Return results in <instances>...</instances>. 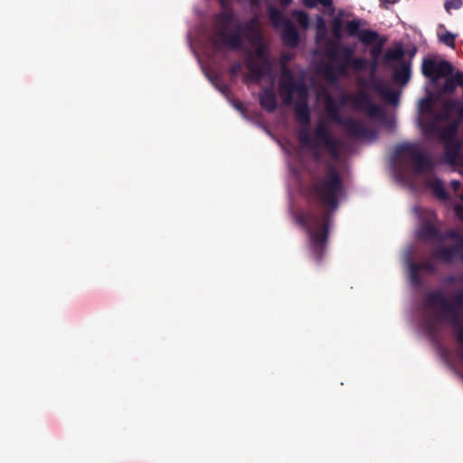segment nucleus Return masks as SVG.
<instances>
[{
  "label": "nucleus",
  "mask_w": 463,
  "mask_h": 463,
  "mask_svg": "<svg viewBox=\"0 0 463 463\" xmlns=\"http://www.w3.org/2000/svg\"><path fill=\"white\" fill-rule=\"evenodd\" d=\"M404 50L399 46L387 51L385 54L386 61H398L399 62L403 60Z\"/></svg>",
  "instance_id": "nucleus-23"
},
{
  "label": "nucleus",
  "mask_w": 463,
  "mask_h": 463,
  "mask_svg": "<svg viewBox=\"0 0 463 463\" xmlns=\"http://www.w3.org/2000/svg\"><path fill=\"white\" fill-rule=\"evenodd\" d=\"M279 92L285 105L291 104L295 94L298 96L295 115L301 124L298 130L300 147L292 145L283 146L292 175L299 181L302 173H310L312 167L320 166L325 171L322 176L313 180L310 188V194L317 200V207L296 214V221L308 234L310 254L319 262L326 251V239L333 225L334 215L345 196L339 173L344 166L342 142L324 119H320L314 129L310 130L307 89L303 80H296L292 71L286 65L281 68Z\"/></svg>",
  "instance_id": "nucleus-1"
},
{
  "label": "nucleus",
  "mask_w": 463,
  "mask_h": 463,
  "mask_svg": "<svg viewBox=\"0 0 463 463\" xmlns=\"http://www.w3.org/2000/svg\"><path fill=\"white\" fill-rule=\"evenodd\" d=\"M303 5L307 8H315L321 5L325 8L333 7V0H302Z\"/></svg>",
  "instance_id": "nucleus-25"
},
{
  "label": "nucleus",
  "mask_w": 463,
  "mask_h": 463,
  "mask_svg": "<svg viewBox=\"0 0 463 463\" xmlns=\"http://www.w3.org/2000/svg\"><path fill=\"white\" fill-rule=\"evenodd\" d=\"M279 1H280L281 5H283L285 6L288 5L292 2V0H279Z\"/></svg>",
  "instance_id": "nucleus-36"
},
{
  "label": "nucleus",
  "mask_w": 463,
  "mask_h": 463,
  "mask_svg": "<svg viewBox=\"0 0 463 463\" xmlns=\"http://www.w3.org/2000/svg\"><path fill=\"white\" fill-rule=\"evenodd\" d=\"M334 66L332 64H323L322 72L326 80L335 84L340 77L345 76V73H340L338 63Z\"/></svg>",
  "instance_id": "nucleus-18"
},
{
  "label": "nucleus",
  "mask_w": 463,
  "mask_h": 463,
  "mask_svg": "<svg viewBox=\"0 0 463 463\" xmlns=\"http://www.w3.org/2000/svg\"><path fill=\"white\" fill-rule=\"evenodd\" d=\"M206 76L222 94H223L224 96H228L229 89L225 84H219L217 80L211 77L209 74H206Z\"/></svg>",
  "instance_id": "nucleus-30"
},
{
  "label": "nucleus",
  "mask_w": 463,
  "mask_h": 463,
  "mask_svg": "<svg viewBox=\"0 0 463 463\" xmlns=\"http://www.w3.org/2000/svg\"><path fill=\"white\" fill-rule=\"evenodd\" d=\"M461 280L463 281V276L461 277Z\"/></svg>",
  "instance_id": "nucleus-39"
},
{
  "label": "nucleus",
  "mask_w": 463,
  "mask_h": 463,
  "mask_svg": "<svg viewBox=\"0 0 463 463\" xmlns=\"http://www.w3.org/2000/svg\"><path fill=\"white\" fill-rule=\"evenodd\" d=\"M365 22L360 18H355L345 23V30L350 36H358L360 33L361 26L364 25Z\"/></svg>",
  "instance_id": "nucleus-20"
},
{
  "label": "nucleus",
  "mask_w": 463,
  "mask_h": 463,
  "mask_svg": "<svg viewBox=\"0 0 463 463\" xmlns=\"http://www.w3.org/2000/svg\"><path fill=\"white\" fill-rule=\"evenodd\" d=\"M373 89L380 96L392 105H397L399 101L400 93L391 89L386 83L382 80H375L373 82Z\"/></svg>",
  "instance_id": "nucleus-14"
},
{
  "label": "nucleus",
  "mask_w": 463,
  "mask_h": 463,
  "mask_svg": "<svg viewBox=\"0 0 463 463\" xmlns=\"http://www.w3.org/2000/svg\"><path fill=\"white\" fill-rule=\"evenodd\" d=\"M432 100L425 98L419 102V124L425 136L428 137H437L441 135L440 123L441 114L436 113L432 109Z\"/></svg>",
  "instance_id": "nucleus-8"
},
{
  "label": "nucleus",
  "mask_w": 463,
  "mask_h": 463,
  "mask_svg": "<svg viewBox=\"0 0 463 463\" xmlns=\"http://www.w3.org/2000/svg\"><path fill=\"white\" fill-rule=\"evenodd\" d=\"M454 300L455 303L449 302L441 290L428 292L424 298L420 327L427 335L433 337L442 323H449L455 328L458 341L461 345L458 355L463 363V291L457 292Z\"/></svg>",
  "instance_id": "nucleus-4"
},
{
  "label": "nucleus",
  "mask_w": 463,
  "mask_h": 463,
  "mask_svg": "<svg viewBox=\"0 0 463 463\" xmlns=\"http://www.w3.org/2000/svg\"><path fill=\"white\" fill-rule=\"evenodd\" d=\"M246 39L255 51H247L244 62L248 73L243 75L245 83L260 80L271 68L268 45L264 42L257 16L244 23H235L231 10H224L215 17L213 35L211 39L215 50L228 47L238 50Z\"/></svg>",
  "instance_id": "nucleus-2"
},
{
  "label": "nucleus",
  "mask_w": 463,
  "mask_h": 463,
  "mask_svg": "<svg viewBox=\"0 0 463 463\" xmlns=\"http://www.w3.org/2000/svg\"><path fill=\"white\" fill-rule=\"evenodd\" d=\"M230 103L232 105V107L240 111L241 115L246 118V113L244 111L243 104L239 100H230Z\"/></svg>",
  "instance_id": "nucleus-33"
},
{
  "label": "nucleus",
  "mask_w": 463,
  "mask_h": 463,
  "mask_svg": "<svg viewBox=\"0 0 463 463\" xmlns=\"http://www.w3.org/2000/svg\"><path fill=\"white\" fill-rule=\"evenodd\" d=\"M386 4L394 5L398 0H383Z\"/></svg>",
  "instance_id": "nucleus-37"
},
{
  "label": "nucleus",
  "mask_w": 463,
  "mask_h": 463,
  "mask_svg": "<svg viewBox=\"0 0 463 463\" xmlns=\"http://www.w3.org/2000/svg\"><path fill=\"white\" fill-rule=\"evenodd\" d=\"M391 167L398 183L411 188L416 186V177H421L427 188L440 201L449 198L444 183L434 175L435 164L420 145L402 143L395 146L391 157Z\"/></svg>",
  "instance_id": "nucleus-3"
},
{
  "label": "nucleus",
  "mask_w": 463,
  "mask_h": 463,
  "mask_svg": "<svg viewBox=\"0 0 463 463\" xmlns=\"http://www.w3.org/2000/svg\"><path fill=\"white\" fill-rule=\"evenodd\" d=\"M411 64L407 61H401L393 67V80L401 85H405L411 78Z\"/></svg>",
  "instance_id": "nucleus-16"
},
{
  "label": "nucleus",
  "mask_w": 463,
  "mask_h": 463,
  "mask_svg": "<svg viewBox=\"0 0 463 463\" xmlns=\"http://www.w3.org/2000/svg\"><path fill=\"white\" fill-rule=\"evenodd\" d=\"M441 121L449 119L450 117H457L458 121H463V101L458 99H447L443 103V112Z\"/></svg>",
  "instance_id": "nucleus-12"
},
{
  "label": "nucleus",
  "mask_w": 463,
  "mask_h": 463,
  "mask_svg": "<svg viewBox=\"0 0 463 463\" xmlns=\"http://www.w3.org/2000/svg\"><path fill=\"white\" fill-rule=\"evenodd\" d=\"M437 60L435 59H425L423 60L421 71L425 77L434 80L435 69Z\"/></svg>",
  "instance_id": "nucleus-21"
},
{
  "label": "nucleus",
  "mask_w": 463,
  "mask_h": 463,
  "mask_svg": "<svg viewBox=\"0 0 463 463\" xmlns=\"http://www.w3.org/2000/svg\"><path fill=\"white\" fill-rule=\"evenodd\" d=\"M292 16L296 22L304 29L309 25V16L306 12L296 10L293 12Z\"/></svg>",
  "instance_id": "nucleus-24"
},
{
  "label": "nucleus",
  "mask_w": 463,
  "mask_h": 463,
  "mask_svg": "<svg viewBox=\"0 0 463 463\" xmlns=\"http://www.w3.org/2000/svg\"><path fill=\"white\" fill-rule=\"evenodd\" d=\"M260 106L267 111L272 112L276 109L278 101L273 86L263 89L259 95Z\"/></svg>",
  "instance_id": "nucleus-15"
},
{
  "label": "nucleus",
  "mask_w": 463,
  "mask_h": 463,
  "mask_svg": "<svg viewBox=\"0 0 463 463\" xmlns=\"http://www.w3.org/2000/svg\"><path fill=\"white\" fill-rule=\"evenodd\" d=\"M450 77L458 86L463 87V71H457L455 74H451Z\"/></svg>",
  "instance_id": "nucleus-32"
},
{
  "label": "nucleus",
  "mask_w": 463,
  "mask_h": 463,
  "mask_svg": "<svg viewBox=\"0 0 463 463\" xmlns=\"http://www.w3.org/2000/svg\"><path fill=\"white\" fill-rule=\"evenodd\" d=\"M354 49L350 46H339L338 58L332 61L338 63L340 73L347 74L348 69H350V63L354 57Z\"/></svg>",
  "instance_id": "nucleus-13"
},
{
  "label": "nucleus",
  "mask_w": 463,
  "mask_h": 463,
  "mask_svg": "<svg viewBox=\"0 0 463 463\" xmlns=\"http://www.w3.org/2000/svg\"><path fill=\"white\" fill-rule=\"evenodd\" d=\"M345 15L344 10H339L337 15L331 20V33L332 38L336 43V59L338 58L339 43L343 38V21L342 17Z\"/></svg>",
  "instance_id": "nucleus-17"
},
{
  "label": "nucleus",
  "mask_w": 463,
  "mask_h": 463,
  "mask_svg": "<svg viewBox=\"0 0 463 463\" xmlns=\"http://www.w3.org/2000/svg\"><path fill=\"white\" fill-rule=\"evenodd\" d=\"M316 43L329 60H336V43L327 36L326 23L321 16L316 19Z\"/></svg>",
  "instance_id": "nucleus-11"
},
{
  "label": "nucleus",
  "mask_w": 463,
  "mask_h": 463,
  "mask_svg": "<svg viewBox=\"0 0 463 463\" xmlns=\"http://www.w3.org/2000/svg\"><path fill=\"white\" fill-rule=\"evenodd\" d=\"M454 211L457 217L463 222V205L457 204Z\"/></svg>",
  "instance_id": "nucleus-34"
},
{
  "label": "nucleus",
  "mask_w": 463,
  "mask_h": 463,
  "mask_svg": "<svg viewBox=\"0 0 463 463\" xmlns=\"http://www.w3.org/2000/svg\"><path fill=\"white\" fill-rule=\"evenodd\" d=\"M358 38L363 43L370 45L378 39V33L373 30H363L358 34Z\"/></svg>",
  "instance_id": "nucleus-22"
},
{
  "label": "nucleus",
  "mask_w": 463,
  "mask_h": 463,
  "mask_svg": "<svg viewBox=\"0 0 463 463\" xmlns=\"http://www.w3.org/2000/svg\"><path fill=\"white\" fill-rule=\"evenodd\" d=\"M325 110L327 118L343 127L352 137L361 141H373L377 137L375 129L368 127L363 121L341 114V108L330 96L325 98Z\"/></svg>",
  "instance_id": "nucleus-6"
},
{
  "label": "nucleus",
  "mask_w": 463,
  "mask_h": 463,
  "mask_svg": "<svg viewBox=\"0 0 463 463\" xmlns=\"http://www.w3.org/2000/svg\"><path fill=\"white\" fill-rule=\"evenodd\" d=\"M450 187L454 192H458L459 188L461 187V183L457 180H452L450 182Z\"/></svg>",
  "instance_id": "nucleus-35"
},
{
  "label": "nucleus",
  "mask_w": 463,
  "mask_h": 463,
  "mask_svg": "<svg viewBox=\"0 0 463 463\" xmlns=\"http://www.w3.org/2000/svg\"><path fill=\"white\" fill-rule=\"evenodd\" d=\"M366 67V61L364 58L354 57L353 61L350 63V68L354 69L356 71H363Z\"/></svg>",
  "instance_id": "nucleus-28"
},
{
  "label": "nucleus",
  "mask_w": 463,
  "mask_h": 463,
  "mask_svg": "<svg viewBox=\"0 0 463 463\" xmlns=\"http://www.w3.org/2000/svg\"><path fill=\"white\" fill-rule=\"evenodd\" d=\"M453 72V66L447 61H437L434 80L439 78L450 76Z\"/></svg>",
  "instance_id": "nucleus-19"
},
{
  "label": "nucleus",
  "mask_w": 463,
  "mask_h": 463,
  "mask_svg": "<svg viewBox=\"0 0 463 463\" xmlns=\"http://www.w3.org/2000/svg\"><path fill=\"white\" fill-rule=\"evenodd\" d=\"M416 249L413 245H411L404 250L403 260L409 272V278L411 285L414 288H419L421 285L420 272L426 270L428 272H434L435 267L431 260L425 261L423 263L413 262V256Z\"/></svg>",
  "instance_id": "nucleus-10"
},
{
  "label": "nucleus",
  "mask_w": 463,
  "mask_h": 463,
  "mask_svg": "<svg viewBox=\"0 0 463 463\" xmlns=\"http://www.w3.org/2000/svg\"><path fill=\"white\" fill-rule=\"evenodd\" d=\"M413 212L420 222L416 237L439 245L432 249V257L445 263L456 259L463 261V236L454 230L440 233L435 225L436 214L430 209L417 205L413 207Z\"/></svg>",
  "instance_id": "nucleus-5"
},
{
  "label": "nucleus",
  "mask_w": 463,
  "mask_h": 463,
  "mask_svg": "<svg viewBox=\"0 0 463 463\" xmlns=\"http://www.w3.org/2000/svg\"><path fill=\"white\" fill-rule=\"evenodd\" d=\"M448 280H449V282H453V281H454V278H453V277H450V278H449V279H448Z\"/></svg>",
  "instance_id": "nucleus-38"
},
{
  "label": "nucleus",
  "mask_w": 463,
  "mask_h": 463,
  "mask_svg": "<svg viewBox=\"0 0 463 463\" xmlns=\"http://www.w3.org/2000/svg\"><path fill=\"white\" fill-rule=\"evenodd\" d=\"M439 40L447 46L453 47L455 44V36L451 33L447 32L440 35Z\"/></svg>",
  "instance_id": "nucleus-29"
},
{
  "label": "nucleus",
  "mask_w": 463,
  "mask_h": 463,
  "mask_svg": "<svg viewBox=\"0 0 463 463\" xmlns=\"http://www.w3.org/2000/svg\"><path fill=\"white\" fill-rule=\"evenodd\" d=\"M348 103L355 110L364 112L369 118H376L385 124L390 129L392 128V120L388 119L383 109L376 105L366 92L359 91L355 94L342 93L337 104L342 108Z\"/></svg>",
  "instance_id": "nucleus-7"
},
{
  "label": "nucleus",
  "mask_w": 463,
  "mask_h": 463,
  "mask_svg": "<svg viewBox=\"0 0 463 463\" xmlns=\"http://www.w3.org/2000/svg\"><path fill=\"white\" fill-rule=\"evenodd\" d=\"M445 78L446 80L442 85V90L445 93L452 94L456 90L458 85L454 82L450 76Z\"/></svg>",
  "instance_id": "nucleus-27"
},
{
  "label": "nucleus",
  "mask_w": 463,
  "mask_h": 463,
  "mask_svg": "<svg viewBox=\"0 0 463 463\" xmlns=\"http://www.w3.org/2000/svg\"><path fill=\"white\" fill-rule=\"evenodd\" d=\"M269 18L274 28L281 32V39L285 45L296 47L299 43L298 33L291 21L275 6L269 7Z\"/></svg>",
  "instance_id": "nucleus-9"
},
{
  "label": "nucleus",
  "mask_w": 463,
  "mask_h": 463,
  "mask_svg": "<svg viewBox=\"0 0 463 463\" xmlns=\"http://www.w3.org/2000/svg\"><path fill=\"white\" fill-rule=\"evenodd\" d=\"M463 5L462 0H447L444 8L447 13L450 14L452 10H458Z\"/></svg>",
  "instance_id": "nucleus-26"
},
{
  "label": "nucleus",
  "mask_w": 463,
  "mask_h": 463,
  "mask_svg": "<svg viewBox=\"0 0 463 463\" xmlns=\"http://www.w3.org/2000/svg\"><path fill=\"white\" fill-rule=\"evenodd\" d=\"M245 66V62H235L231 68V73L232 76H237L242 71V68Z\"/></svg>",
  "instance_id": "nucleus-31"
}]
</instances>
